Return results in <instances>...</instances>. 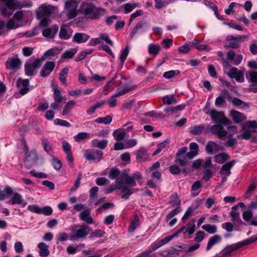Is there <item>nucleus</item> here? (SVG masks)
Masks as SVG:
<instances>
[{"mask_svg": "<svg viewBox=\"0 0 257 257\" xmlns=\"http://www.w3.org/2000/svg\"><path fill=\"white\" fill-rule=\"evenodd\" d=\"M205 234L202 231H199L196 233L195 234V237L194 238V240L197 242L199 243L201 242L204 238Z\"/></svg>", "mask_w": 257, "mask_h": 257, "instance_id": "nucleus-63", "label": "nucleus"}, {"mask_svg": "<svg viewBox=\"0 0 257 257\" xmlns=\"http://www.w3.org/2000/svg\"><path fill=\"white\" fill-rule=\"evenodd\" d=\"M202 228L210 234H214L217 231V226L215 225L206 224L203 225Z\"/></svg>", "mask_w": 257, "mask_h": 257, "instance_id": "nucleus-43", "label": "nucleus"}, {"mask_svg": "<svg viewBox=\"0 0 257 257\" xmlns=\"http://www.w3.org/2000/svg\"><path fill=\"white\" fill-rule=\"evenodd\" d=\"M91 143L94 147H98L100 149H104L107 145V141L106 140L98 141L95 139L92 141Z\"/></svg>", "mask_w": 257, "mask_h": 257, "instance_id": "nucleus-38", "label": "nucleus"}, {"mask_svg": "<svg viewBox=\"0 0 257 257\" xmlns=\"http://www.w3.org/2000/svg\"><path fill=\"white\" fill-rule=\"evenodd\" d=\"M54 8L50 5L42 4L39 7L37 12V17L40 19L45 17H48L54 11Z\"/></svg>", "mask_w": 257, "mask_h": 257, "instance_id": "nucleus-11", "label": "nucleus"}, {"mask_svg": "<svg viewBox=\"0 0 257 257\" xmlns=\"http://www.w3.org/2000/svg\"><path fill=\"white\" fill-rule=\"evenodd\" d=\"M29 211L41 214V207L36 205H29L27 207Z\"/></svg>", "mask_w": 257, "mask_h": 257, "instance_id": "nucleus-64", "label": "nucleus"}, {"mask_svg": "<svg viewBox=\"0 0 257 257\" xmlns=\"http://www.w3.org/2000/svg\"><path fill=\"white\" fill-rule=\"evenodd\" d=\"M227 58L230 61H232L235 65H238L243 59L242 55L240 54H235L234 51H230L227 53Z\"/></svg>", "mask_w": 257, "mask_h": 257, "instance_id": "nucleus-17", "label": "nucleus"}, {"mask_svg": "<svg viewBox=\"0 0 257 257\" xmlns=\"http://www.w3.org/2000/svg\"><path fill=\"white\" fill-rule=\"evenodd\" d=\"M242 125H243V128L247 127L249 130H255V132L257 129V122L255 120L247 121Z\"/></svg>", "mask_w": 257, "mask_h": 257, "instance_id": "nucleus-48", "label": "nucleus"}, {"mask_svg": "<svg viewBox=\"0 0 257 257\" xmlns=\"http://www.w3.org/2000/svg\"><path fill=\"white\" fill-rule=\"evenodd\" d=\"M43 60V59L37 58L28 61L25 64L26 75L28 76L34 75L36 70L41 66Z\"/></svg>", "mask_w": 257, "mask_h": 257, "instance_id": "nucleus-6", "label": "nucleus"}, {"mask_svg": "<svg viewBox=\"0 0 257 257\" xmlns=\"http://www.w3.org/2000/svg\"><path fill=\"white\" fill-rule=\"evenodd\" d=\"M229 97H230L229 92L226 89H223L222 90L219 96L216 98L215 101V105L218 107H221L225 103V99Z\"/></svg>", "mask_w": 257, "mask_h": 257, "instance_id": "nucleus-19", "label": "nucleus"}, {"mask_svg": "<svg viewBox=\"0 0 257 257\" xmlns=\"http://www.w3.org/2000/svg\"><path fill=\"white\" fill-rule=\"evenodd\" d=\"M72 35V30L70 29L66 30L65 28L61 27L59 32V37L64 40L69 39Z\"/></svg>", "mask_w": 257, "mask_h": 257, "instance_id": "nucleus-33", "label": "nucleus"}, {"mask_svg": "<svg viewBox=\"0 0 257 257\" xmlns=\"http://www.w3.org/2000/svg\"><path fill=\"white\" fill-rule=\"evenodd\" d=\"M224 150V148L223 146L213 141H209L205 146V150L209 154H215Z\"/></svg>", "mask_w": 257, "mask_h": 257, "instance_id": "nucleus-14", "label": "nucleus"}, {"mask_svg": "<svg viewBox=\"0 0 257 257\" xmlns=\"http://www.w3.org/2000/svg\"><path fill=\"white\" fill-rule=\"evenodd\" d=\"M103 156L102 151L95 149H88L84 152V157L88 161L99 162Z\"/></svg>", "mask_w": 257, "mask_h": 257, "instance_id": "nucleus-10", "label": "nucleus"}, {"mask_svg": "<svg viewBox=\"0 0 257 257\" xmlns=\"http://www.w3.org/2000/svg\"><path fill=\"white\" fill-rule=\"evenodd\" d=\"M160 48V46L159 45L150 44L148 46L149 53L156 55L159 53Z\"/></svg>", "mask_w": 257, "mask_h": 257, "instance_id": "nucleus-41", "label": "nucleus"}, {"mask_svg": "<svg viewBox=\"0 0 257 257\" xmlns=\"http://www.w3.org/2000/svg\"><path fill=\"white\" fill-rule=\"evenodd\" d=\"M55 66V63L53 61H49L45 63L42 68L40 75L41 77H45L49 75L52 72Z\"/></svg>", "mask_w": 257, "mask_h": 257, "instance_id": "nucleus-15", "label": "nucleus"}, {"mask_svg": "<svg viewBox=\"0 0 257 257\" xmlns=\"http://www.w3.org/2000/svg\"><path fill=\"white\" fill-rule=\"evenodd\" d=\"M236 206H233L231 208V211L230 212V216L231 217L232 219L231 220L233 221H236V220H239L241 221L239 218V213H238L236 210Z\"/></svg>", "mask_w": 257, "mask_h": 257, "instance_id": "nucleus-55", "label": "nucleus"}, {"mask_svg": "<svg viewBox=\"0 0 257 257\" xmlns=\"http://www.w3.org/2000/svg\"><path fill=\"white\" fill-rule=\"evenodd\" d=\"M146 26L147 27V23H146V22L145 21H142L139 22L137 24V25L134 28V29L131 32V34L130 35H131V37H134L135 35L137 33L139 29H142V28H144V27H145Z\"/></svg>", "mask_w": 257, "mask_h": 257, "instance_id": "nucleus-40", "label": "nucleus"}, {"mask_svg": "<svg viewBox=\"0 0 257 257\" xmlns=\"http://www.w3.org/2000/svg\"><path fill=\"white\" fill-rule=\"evenodd\" d=\"M39 254L41 257H47L50 254L49 246L44 242L39 243L37 245Z\"/></svg>", "mask_w": 257, "mask_h": 257, "instance_id": "nucleus-24", "label": "nucleus"}, {"mask_svg": "<svg viewBox=\"0 0 257 257\" xmlns=\"http://www.w3.org/2000/svg\"><path fill=\"white\" fill-rule=\"evenodd\" d=\"M228 156L224 153H220L214 157L215 161L219 164H222L228 159Z\"/></svg>", "mask_w": 257, "mask_h": 257, "instance_id": "nucleus-39", "label": "nucleus"}, {"mask_svg": "<svg viewBox=\"0 0 257 257\" xmlns=\"http://www.w3.org/2000/svg\"><path fill=\"white\" fill-rule=\"evenodd\" d=\"M89 36L85 33H77L73 37V41L77 43L86 42L89 38Z\"/></svg>", "mask_w": 257, "mask_h": 257, "instance_id": "nucleus-28", "label": "nucleus"}, {"mask_svg": "<svg viewBox=\"0 0 257 257\" xmlns=\"http://www.w3.org/2000/svg\"><path fill=\"white\" fill-rule=\"evenodd\" d=\"M203 130V127L201 125H195L190 127L189 132L193 135H200Z\"/></svg>", "mask_w": 257, "mask_h": 257, "instance_id": "nucleus-45", "label": "nucleus"}, {"mask_svg": "<svg viewBox=\"0 0 257 257\" xmlns=\"http://www.w3.org/2000/svg\"><path fill=\"white\" fill-rule=\"evenodd\" d=\"M80 219L86 222L88 224H92L94 222L93 219L90 216V213L88 210H86L80 214Z\"/></svg>", "mask_w": 257, "mask_h": 257, "instance_id": "nucleus-31", "label": "nucleus"}, {"mask_svg": "<svg viewBox=\"0 0 257 257\" xmlns=\"http://www.w3.org/2000/svg\"><path fill=\"white\" fill-rule=\"evenodd\" d=\"M138 6V4L136 3H126L123 5L125 13L131 12L134 9Z\"/></svg>", "mask_w": 257, "mask_h": 257, "instance_id": "nucleus-51", "label": "nucleus"}, {"mask_svg": "<svg viewBox=\"0 0 257 257\" xmlns=\"http://www.w3.org/2000/svg\"><path fill=\"white\" fill-rule=\"evenodd\" d=\"M162 100L165 104H171L177 103V100L173 95H166L162 97Z\"/></svg>", "mask_w": 257, "mask_h": 257, "instance_id": "nucleus-44", "label": "nucleus"}, {"mask_svg": "<svg viewBox=\"0 0 257 257\" xmlns=\"http://www.w3.org/2000/svg\"><path fill=\"white\" fill-rule=\"evenodd\" d=\"M24 6L25 5L17 2L16 0H0V14L7 17L12 15L14 10Z\"/></svg>", "mask_w": 257, "mask_h": 257, "instance_id": "nucleus-2", "label": "nucleus"}, {"mask_svg": "<svg viewBox=\"0 0 257 257\" xmlns=\"http://www.w3.org/2000/svg\"><path fill=\"white\" fill-rule=\"evenodd\" d=\"M21 65L22 63L17 56L10 57L6 62L7 68L16 71L20 68Z\"/></svg>", "mask_w": 257, "mask_h": 257, "instance_id": "nucleus-13", "label": "nucleus"}, {"mask_svg": "<svg viewBox=\"0 0 257 257\" xmlns=\"http://www.w3.org/2000/svg\"><path fill=\"white\" fill-rule=\"evenodd\" d=\"M114 138L118 141L123 140L125 136V133L122 131H115L113 133Z\"/></svg>", "mask_w": 257, "mask_h": 257, "instance_id": "nucleus-53", "label": "nucleus"}, {"mask_svg": "<svg viewBox=\"0 0 257 257\" xmlns=\"http://www.w3.org/2000/svg\"><path fill=\"white\" fill-rule=\"evenodd\" d=\"M204 111L206 113H208L211 118V119L216 123H222L223 124L227 123L229 121L226 118L223 112L217 111L214 109H208L205 108Z\"/></svg>", "mask_w": 257, "mask_h": 257, "instance_id": "nucleus-7", "label": "nucleus"}, {"mask_svg": "<svg viewBox=\"0 0 257 257\" xmlns=\"http://www.w3.org/2000/svg\"><path fill=\"white\" fill-rule=\"evenodd\" d=\"M75 105L76 102L74 100L68 101L63 108L62 113V115H66L69 113L71 109H72Z\"/></svg>", "mask_w": 257, "mask_h": 257, "instance_id": "nucleus-32", "label": "nucleus"}, {"mask_svg": "<svg viewBox=\"0 0 257 257\" xmlns=\"http://www.w3.org/2000/svg\"><path fill=\"white\" fill-rule=\"evenodd\" d=\"M251 241L250 240H242L241 241H239L237 243L227 246L226 248L231 253V252H232L234 250H235L244 245L250 243Z\"/></svg>", "mask_w": 257, "mask_h": 257, "instance_id": "nucleus-26", "label": "nucleus"}, {"mask_svg": "<svg viewBox=\"0 0 257 257\" xmlns=\"http://www.w3.org/2000/svg\"><path fill=\"white\" fill-rule=\"evenodd\" d=\"M57 55V51L54 49H51L47 50L44 54V56L49 59H52Z\"/></svg>", "mask_w": 257, "mask_h": 257, "instance_id": "nucleus-50", "label": "nucleus"}, {"mask_svg": "<svg viewBox=\"0 0 257 257\" xmlns=\"http://www.w3.org/2000/svg\"><path fill=\"white\" fill-rule=\"evenodd\" d=\"M54 98L56 102L60 103L62 101V96L61 95L60 91L58 88V86L54 88Z\"/></svg>", "mask_w": 257, "mask_h": 257, "instance_id": "nucleus-52", "label": "nucleus"}, {"mask_svg": "<svg viewBox=\"0 0 257 257\" xmlns=\"http://www.w3.org/2000/svg\"><path fill=\"white\" fill-rule=\"evenodd\" d=\"M13 190L12 188L7 185L5 187L4 190L0 189V200H4L6 198V195L10 196L12 194Z\"/></svg>", "mask_w": 257, "mask_h": 257, "instance_id": "nucleus-35", "label": "nucleus"}, {"mask_svg": "<svg viewBox=\"0 0 257 257\" xmlns=\"http://www.w3.org/2000/svg\"><path fill=\"white\" fill-rule=\"evenodd\" d=\"M94 0H87L83 2L80 6V12L86 18L90 19H97L103 16L105 10L100 7H97L94 5Z\"/></svg>", "mask_w": 257, "mask_h": 257, "instance_id": "nucleus-1", "label": "nucleus"}, {"mask_svg": "<svg viewBox=\"0 0 257 257\" xmlns=\"http://www.w3.org/2000/svg\"><path fill=\"white\" fill-rule=\"evenodd\" d=\"M72 229H75V233L69 237L71 241H75L79 238H84L91 231L90 228L85 225H75Z\"/></svg>", "mask_w": 257, "mask_h": 257, "instance_id": "nucleus-5", "label": "nucleus"}, {"mask_svg": "<svg viewBox=\"0 0 257 257\" xmlns=\"http://www.w3.org/2000/svg\"><path fill=\"white\" fill-rule=\"evenodd\" d=\"M112 121V117L110 115H107L104 117H99L95 119L93 122L97 123H102L105 124H109Z\"/></svg>", "mask_w": 257, "mask_h": 257, "instance_id": "nucleus-46", "label": "nucleus"}, {"mask_svg": "<svg viewBox=\"0 0 257 257\" xmlns=\"http://www.w3.org/2000/svg\"><path fill=\"white\" fill-rule=\"evenodd\" d=\"M121 172L116 168H112L108 173V177L111 179H117L118 177H120L119 179H121Z\"/></svg>", "mask_w": 257, "mask_h": 257, "instance_id": "nucleus-42", "label": "nucleus"}, {"mask_svg": "<svg viewBox=\"0 0 257 257\" xmlns=\"http://www.w3.org/2000/svg\"><path fill=\"white\" fill-rule=\"evenodd\" d=\"M31 175L37 178H46L47 176L46 174L43 172H37L34 170H31L30 172Z\"/></svg>", "mask_w": 257, "mask_h": 257, "instance_id": "nucleus-59", "label": "nucleus"}, {"mask_svg": "<svg viewBox=\"0 0 257 257\" xmlns=\"http://www.w3.org/2000/svg\"><path fill=\"white\" fill-rule=\"evenodd\" d=\"M89 138L90 135L89 134L85 132L79 133L77 135L74 136L75 140L78 142Z\"/></svg>", "mask_w": 257, "mask_h": 257, "instance_id": "nucleus-47", "label": "nucleus"}, {"mask_svg": "<svg viewBox=\"0 0 257 257\" xmlns=\"http://www.w3.org/2000/svg\"><path fill=\"white\" fill-rule=\"evenodd\" d=\"M17 85L20 88L19 92L21 95H24L28 92L29 88L28 87L29 85V81L28 79L19 78L17 81Z\"/></svg>", "mask_w": 257, "mask_h": 257, "instance_id": "nucleus-16", "label": "nucleus"}, {"mask_svg": "<svg viewBox=\"0 0 257 257\" xmlns=\"http://www.w3.org/2000/svg\"><path fill=\"white\" fill-rule=\"evenodd\" d=\"M77 53L76 49H72L65 51L61 56L62 59H68L72 58L74 55Z\"/></svg>", "mask_w": 257, "mask_h": 257, "instance_id": "nucleus-49", "label": "nucleus"}, {"mask_svg": "<svg viewBox=\"0 0 257 257\" xmlns=\"http://www.w3.org/2000/svg\"><path fill=\"white\" fill-rule=\"evenodd\" d=\"M230 115L233 121L236 123L240 122L246 119V117L243 114L236 111L231 110L230 112Z\"/></svg>", "mask_w": 257, "mask_h": 257, "instance_id": "nucleus-23", "label": "nucleus"}, {"mask_svg": "<svg viewBox=\"0 0 257 257\" xmlns=\"http://www.w3.org/2000/svg\"><path fill=\"white\" fill-rule=\"evenodd\" d=\"M54 123L55 125H59L66 127H69L70 126V124L67 121L59 118L55 119L54 120Z\"/></svg>", "mask_w": 257, "mask_h": 257, "instance_id": "nucleus-60", "label": "nucleus"}, {"mask_svg": "<svg viewBox=\"0 0 257 257\" xmlns=\"http://www.w3.org/2000/svg\"><path fill=\"white\" fill-rule=\"evenodd\" d=\"M195 223V219L191 220L185 226L181 228V231H182L184 234L188 233L189 235L192 234L196 230Z\"/></svg>", "mask_w": 257, "mask_h": 257, "instance_id": "nucleus-20", "label": "nucleus"}, {"mask_svg": "<svg viewBox=\"0 0 257 257\" xmlns=\"http://www.w3.org/2000/svg\"><path fill=\"white\" fill-rule=\"evenodd\" d=\"M170 203L173 206H177L179 205L180 201L177 194H173L171 196Z\"/></svg>", "mask_w": 257, "mask_h": 257, "instance_id": "nucleus-61", "label": "nucleus"}, {"mask_svg": "<svg viewBox=\"0 0 257 257\" xmlns=\"http://www.w3.org/2000/svg\"><path fill=\"white\" fill-rule=\"evenodd\" d=\"M129 50L128 47L126 46L122 51L121 55L120 56V59L121 61V65L123 66L125 60L126 59V57L128 54Z\"/></svg>", "mask_w": 257, "mask_h": 257, "instance_id": "nucleus-58", "label": "nucleus"}, {"mask_svg": "<svg viewBox=\"0 0 257 257\" xmlns=\"http://www.w3.org/2000/svg\"><path fill=\"white\" fill-rule=\"evenodd\" d=\"M62 143L63 151L67 155V159L70 163V166L73 167V157L72 155L71 146L68 142L65 141H63Z\"/></svg>", "mask_w": 257, "mask_h": 257, "instance_id": "nucleus-18", "label": "nucleus"}, {"mask_svg": "<svg viewBox=\"0 0 257 257\" xmlns=\"http://www.w3.org/2000/svg\"><path fill=\"white\" fill-rule=\"evenodd\" d=\"M78 3L75 0H70L65 3V9L67 11V16L69 19L75 17L79 10H77Z\"/></svg>", "mask_w": 257, "mask_h": 257, "instance_id": "nucleus-9", "label": "nucleus"}, {"mask_svg": "<svg viewBox=\"0 0 257 257\" xmlns=\"http://www.w3.org/2000/svg\"><path fill=\"white\" fill-rule=\"evenodd\" d=\"M242 133L237 136L238 139H243L245 140H249L251 137V134L253 133H255V130H249L248 128H243V125H242Z\"/></svg>", "mask_w": 257, "mask_h": 257, "instance_id": "nucleus-29", "label": "nucleus"}, {"mask_svg": "<svg viewBox=\"0 0 257 257\" xmlns=\"http://www.w3.org/2000/svg\"><path fill=\"white\" fill-rule=\"evenodd\" d=\"M189 148L190 151L187 153L186 156L188 159H191L198 154L199 148L198 145L195 143H191Z\"/></svg>", "mask_w": 257, "mask_h": 257, "instance_id": "nucleus-27", "label": "nucleus"}, {"mask_svg": "<svg viewBox=\"0 0 257 257\" xmlns=\"http://www.w3.org/2000/svg\"><path fill=\"white\" fill-rule=\"evenodd\" d=\"M179 74L180 71L179 70H170L165 72L163 74V76L166 78L170 79Z\"/></svg>", "mask_w": 257, "mask_h": 257, "instance_id": "nucleus-57", "label": "nucleus"}, {"mask_svg": "<svg viewBox=\"0 0 257 257\" xmlns=\"http://www.w3.org/2000/svg\"><path fill=\"white\" fill-rule=\"evenodd\" d=\"M23 13L22 11H18L14 15L13 18H14L18 23H20V24H23Z\"/></svg>", "mask_w": 257, "mask_h": 257, "instance_id": "nucleus-56", "label": "nucleus"}, {"mask_svg": "<svg viewBox=\"0 0 257 257\" xmlns=\"http://www.w3.org/2000/svg\"><path fill=\"white\" fill-rule=\"evenodd\" d=\"M142 179V175L140 172H136L131 175H127L126 171H122L121 174V180H124V182L126 187L132 189V187L137 185L136 181H139Z\"/></svg>", "mask_w": 257, "mask_h": 257, "instance_id": "nucleus-4", "label": "nucleus"}, {"mask_svg": "<svg viewBox=\"0 0 257 257\" xmlns=\"http://www.w3.org/2000/svg\"><path fill=\"white\" fill-rule=\"evenodd\" d=\"M69 68L65 67L62 69L59 77V80L64 85H66V77L68 74Z\"/></svg>", "mask_w": 257, "mask_h": 257, "instance_id": "nucleus-36", "label": "nucleus"}, {"mask_svg": "<svg viewBox=\"0 0 257 257\" xmlns=\"http://www.w3.org/2000/svg\"><path fill=\"white\" fill-rule=\"evenodd\" d=\"M221 240V237L218 235H215L209 238L206 250H209L212 247Z\"/></svg>", "mask_w": 257, "mask_h": 257, "instance_id": "nucleus-30", "label": "nucleus"}, {"mask_svg": "<svg viewBox=\"0 0 257 257\" xmlns=\"http://www.w3.org/2000/svg\"><path fill=\"white\" fill-rule=\"evenodd\" d=\"M12 197L7 202L10 205L22 204L24 203L23 196L18 193H12Z\"/></svg>", "mask_w": 257, "mask_h": 257, "instance_id": "nucleus-25", "label": "nucleus"}, {"mask_svg": "<svg viewBox=\"0 0 257 257\" xmlns=\"http://www.w3.org/2000/svg\"><path fill=\"white\" fill-rule=\"evenodd\" d=\"M206 132L216 134L219 138L226 136L227 134V132L224 130L223 126L220 124L208 126L206 128Z\"/></svg>", "mask_w": 257, "mask_h": 257, "instance_id": "nucleus-12", "label": "nucleus"}, {"mask_svg": "<svg viewBox=\"0 0 257 257\" xmlns=\"http://www.w3.org/2000/svg\"><path fill=\"white\" fill-rule=\"evenodd\" d=\"M99 38H100V40H103V41H104L107 44L111 45V46H112L113 45V42L112 41L109 39V36L108 35V34H106V33H101L100 35H99Z\"/></svg>", "mask_w": 257, "mask_h": 257, "instance_id": "nucleus-62", "label": "nucleus"}, {"mask_svg": "<svg viewBox=\"0 0 257 257\" xmlns=\"http://www.w3.org/2000/svg\"><path fill=\"white\" fill-rule=\"evenodd\" d=\"M23 24L18 23L14 18L10 19L6 24V28L8 30L16 29L21 27Z\"/></svg>", "mask_w": 257, "mask_h": 257, "instance_id": "nucleus-34", "label": "nucleus"}, {"mask_svg": "<svg viewBox=\"0 0 257 257\" xmlns=\"http://www.w3.org/2000/svg\"><path fill=\"white\" fill-rule=\"evenodd\" d=\"M202 184L200 181H196L192 186L191 190L193 192H196L195 193H193V196H196L199 194L200 191L199 189L201 187Z\"/></svg>", "mask_w": 257, "mask_h": 257, "instance_id": "nucleus-54", "label": "nucleus"}, {"mask_svg": "<svg viewBox=\"0 0 257 257\" xmlns=\"http://www.w3.org/2000/svg\"><path fill=\"white\" fill-rule=\"evenodd\" d=\"M58 25H53L50 28H47L43 31V36L49 38H53L58 32Z\"/></svg>", "mask_w": 257, "mask_h": 257, "instance_id": "nucleus-21", "label": "nucleus"}, {"mask_svg": "<svg viewBox=\"0 0 257 257\" xmlns=\"http://www.w3.org/2000/svg\"><path fill=\"white\" fill-rule=\"evenodd\" d=\"M246 38V36H245L238 35L235 37L232 35L228 36L226 38L224 47L226 48H237L240 46V41L243 39Z\"/></svg>", "mask_w": 257, "mask_h": 257, "instance_id": "nucleus-8", "label": "nucleus"}, {"mask_svg": "<svg viewBox=\"0 0 257 257\" xmlns=\"http://www.w3.org/2000/svg\"><path fill=\"white\" fill-rule=\"evenodd\" d=\"M235 163V161L232 160L231 161L223 165L219 172L221 175L226 176H229L230 174V170L234 165Z\"/></svg>", "mask_w": 257, "mask_h": 257, "instance_id": "nucleus-22", "label": "nucleus"}, {"mask_svg": "<svg viewBox=\"0 0 257 257\" xmlns=\"http://www.w3.org/2000/svg\"><path fill=\"white\" fill-rule=\"evenodd\" d=\"M85 247V244L80 243L77 244L75 247L72 245H69L66 249L67 252L69 254H75L78 250H80Z\"/></svg>", "mask_w": 257, "mask_h": 257, "instance_id": "nucleus-37", "label": "nucleus"}, {"mask_svg": "<svg viewBox=\"0 0 257 257\" xmlns=\"http://www.w3.org/2000/svg\"><path fill=\"white\" fill-rule=\"evenodd\" d=\"M116 185H111L107 189L105 190L106 193H110L116 189L121 190V192L123 194L121 196V198L124 199H127L129 196L133 194L132 190L131 189L128 188L127 187L122 183L121 180L117 178L115 180Z\"/></svg>", "mask_w": 257, "mask_h": 257, "instance_id": "nucleus-3", "label": "nucleus"}]
</instances>
